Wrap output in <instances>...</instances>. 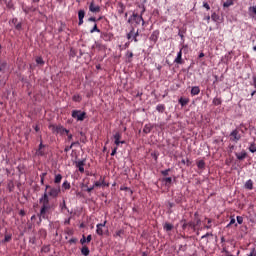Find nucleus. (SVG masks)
<instances>
[{"label": "nucleus", "mask_w": 256, "mask_h": 256, "mask_svg": "<svg viewBox=\"0 0 256 256\" xmlns=\"http://www.w3.org/2000/svg\"><path fill=\"white\" fill-rule=\"evenodd\" d=\"M61 193L60 186L46 185L43 195L39 198V204L41 205L40 212L37 214L39 221L47 220L48 215L55 209V205L50 202L51 199L58 198Z\"/></svg>", "instance_id": "1"}, {"label": "nucleus", "mask_w": 256, "mask_h": 256, "mask_svg": "<svg viewBox=\"0 0 256 256\" xmlns=\"http://www.w3.org/2000/svg\"><path fill=\"white\" fill-rule=\"evenodd\" d=\"M49 130L52 131L53 134L55 135H61L63 136L64 134L68 135L69 134V130L64 128L63 126L61 125H53V124H50L49 125Z\"/></svg>", "instance_id": "2"}, {"label": "nucleus", "mask_w": 256, "mask_h": 256, "mask_svg": "<svg viewBox=\"0 0 256 256\" xmlns=\"http://www.w3.org/2000/svg\"><path fill=\"white\" fill-rule=\"evenodd\" d=\"M86 112H82L81 110H73L72 118L77 120V122H83L86 118Z\"/></svg>", "instance_id": "3"}, {"label": "nucleus", "mask_w": 256, "mask_h": 256, "mask_svg": "<svg viewBox=\"0 0 256 256\" xmlns=\"http://www.w3.org/2000/svg\"><path fill=\"white\" fill-rule=\"evenodd\" d=\"M241 140V135L237 129L233 130L230 134V141L238 143Z\"/></svg>", "instance_id": "4"}, {"label": "nucleus", "mask_w": 256, "mask_h": 256, "mask_svg": "<svg viewBox=\"0 0 256 256\" xmlns=\"http://www.w3.org/2000/svg\"><path fill=\"white\" fill-rule=\"evenodd\" d=\"M113 137H114V139H115V145H116L117 148L119 147L120 144H121V145H124V144H125V141H124V140H123V141H120V139H121V137H122V135H121L120 132H117Z\"/></svg>", "instance_id": "5"}, {"label": "nucleus", "mask_w": 256, "mask_h": 256, "mask_svg": "<svg viewBox=\"0 0 256 256\" xmlns=\"http://www.w3.org/2000/svg\"><path fill=\"white\" fill-rule=\"evenodd\" d=\"M132 18H133V20L135 21V23H136L137 25H139L140 23H142V25L144 26L145 21H144V19H143L142 16H140V15L134 13V14L132 15Z\"/></svg>", "instance_id": "6"}, {"label": "nucleus", "mask_w": 256, "mask_h": 256, "mask_svg": "<svg viewBox=\"0 0 256 256\" xmlns=\"http://www.w3.org/2000/svg\"><path fill=\"white\" fill-rule=\"evenodd\" d=\"M201 220L198 218L196 222L190 221L188 222L189 228H191L194 232H196V229L198 226H200Z\"/></svg>", "instance_id": "7"}, {"label": "nucleus", "mask_w": 256, "mask_h": 256, "mask_svg": "<svg viewBox=\"0 0 256 256\" xmlns=\"http://www.w3.org/2000/svg\"><path fill=\"white\" fill-rule=\"evenodd\" d=\"M89 10L93 13H98L100 12L101 8L99 5H95L94 1H92L89 5Z\"/></svg>", "instance_id": "8"}, {"label": "nucleus", "mask_w": 256, "mask_h": 256, "mask_svg": "<svg viewBox=\"0 0 256 256\" xmlns=\"http://www.w3.org/2000/svg\"><path fill=\"white\" fill-rule=\"evenodd\" d=\"M159 34H160L159 30L153 31V33L150 36V41H153V43H157Z\"/></svg>", "instance_id": "9"}, {"label": "nucleus", "mask_w": 256, "mask_h": 256, "mask_svg": "<svg viewBox=\"0 0 256 256\" xmlns=\"http://www.w3.org/2000/svg\"><path fill=\"white\" fill-rule=\"evenodd\" d=\"M182 49L177 54L176 59L174 60V63H177V65H183L184 61L182 60Z\"/></svg>", "instance_id": "10"}, {"label": "nucleus", "mask_w": 256, "mask_h": 256, "mask_svg": "<svg viewBox=\"0 0 256 256\" xmlns=\"http://www.w3.org/2000/svg\"><path fill=\"white\" fill-rule=\"evenodd\" d=\"M85 160H80L76 162V167L79 169L80 173H84Z\"/></svg>", "instance_id": "11"}, {"label": "nucleus", "mask_w": 256, "mask_h": 256, "mask_svg": "<svg viewBox=\"0 0 256 256\" xmlns=\"http://www.w3.org/2000/svg\"><path fill=\"white\" fill-rule=\"evenodd\" d=\"M105 225H106V221H104V223H99V224H97V230H96L97 235L103 236V230H102V228L105 227Z\"/></svg>", "instance_id": "12"}, {"label": "nucleus", "mask_w": 256, "mask_h": 256, "mask_svg": "<svg viewBox=\"0 0 256 256\" xmlns=\"http://www.w3.org/2000/svg\"><path fill=\"white\" fill-rule=\"evenodd\" d=\"M84 16H85V11L84 10H79L78 12V18H79V22L78 25L81 26L84 23Z\"/></svg>", "instance_id": "13"}, {"label": "nucleus", "mask_w": 256, "mask_h": 256, "mask_svg": "<svg viewBox=\"0 0 256 256\" xmlns=\"http://www.w3.org/2000/svg\"><path fill=\"white\" fill-rule=\"evenodd\" d=\"M153 128H154V126L152 125V124H146L145 126H144V129H143V133L144 134H146V135H148V134H150L151 133V131L153 130Z\"/></svg>", "instance_id": "14"}, {"label": "nucleus", "mask_w": 256, "mask_h": 256, "mask_svg": "<svg viewBox=\"0 0 256 256\" xmlns=\"http://www.w3.org/2000/svg\"><path fill=\"white\" fill-rule=\"evenodd\" d=\"M125 10H126V6L122 2H119L117 7L118 14L122 15L125 12Z\"/></svg>", "instance_id": "15"}, {"label": "nucleus", "mask_w": 256, "mask_h": 256, "mask_svg": "<svg viewBox=\"0 0 256 256\" xmlns=\"http://www.w3.org/2000/svg\"><path fill=\"white\" fill-rule=\"evenodd\" d=\"M236 158L239 161H243L247 158V152L246 151H242L241 153H236Z\"/></svg>", "instance_id": "16"}, {"label": "nucleus", "mask_w": 256, "mask_h": 256, "mask_svg": "<svg viewBox=\"0 0 256 256\" xmlns=\"http://www.w3.org/2000/svg\"><path fill=\"white\" fill-rule=\"evenodd\" d=\"M199 93H200V87H199V86H194V87H192V89H191V95H192L193 97H195L196 95H199Z\"/></svg>", "instance_id": "17"}, {"label": "nucleus", "mask_w": 256, "mask_h": 256, "mask_svg": "<svg viewBox=\"0 0 256 256\" xmlns=\"http://www.w3.org/2000/svg\"><path fill=\"white\" fill-rule=\"evenodd\" d=\"M101 39L104 41H111L112 35L110 33H101Z\"/></svg>", "instance_id": "18"}, {"label": "nucleus", "mask_w": 256, "mask_h": 256, "mask_svg": "<svg viewBox=\"0 0 256 256\" xmlns=\"http://www.w3.org/2000/svg\"><path fill=\"white\" fill-rule=\"evenodd\" d=\"M253 185H254V183H253L252 179H249L245 183V189L252 191L253 190Z\"/></svg>", "instance_id": "19"}, {"label": "nucleus", "mask_w": 256, "mask_h": 256, "mask_svg": "<svg viewBox=\"0 0 256 256\" xmlns=\"http://www.w3.org/2000/svg\"><path fill=\"white\" fill-rule=\"evenodd\" d=\"M81 254L83 256H89L90 250H89V248L86 245L81 248Z\"/></svg>", "instance_id": "20"}, {"label": "nucleus", "mask_w": 256, "mask_h": 256, "mask_svg": "<svg viewBox=\"0 0 256 256\" xmlns=\"http://www.w3.org/2000/svg\"><path fill=\"white\" fill-rule=\"evenodd\" d=\"M179 103H180V105H181L182 107H185V106L188 105L189 99H188V98H183V97H181V98L179 99Z\"/></svg>", "instance_id": "21"}, {"label": "nucleus", "mask_w": 256, "mask_h": 256, "mask_svg": "<svg viewBox=\"0 0 256 256\" xmlns=\"http://www.w3.org/2000/svg\"><path fill=\"white\" fill-rule=\"evenodd\" d=\"M165 109H166V106L164 104H158L157 108H156L157 112H159L161 114H163L165 112Z\"/></svg>", "instance_id": "22"}, {"label": "nucleus", "mask_w": 256, "mask_h": 256, "mask_svg": "<svg viewBox=\"0 0 256 256\" xmlns=\"http://www.w3.org/2000/svg\"><path fill=\"white\" fill-rule=\"evenodd\" d=\"M62 175L61 174H56L55 175V178H54V183L56 184V185H59L60 183H61V181H62Z\"/></svg>", "instance_id": "23"}, {"label": "nucleus", "mask_w": 256, "mask_h": 256, "mask_svg": "<svg viewBox=\"0 0 256 256\" xmlns=\"http://www.w3.org/2000/svg\"><path fill=\"white\" fill-rule=\"evenodd\" d=\"M173 228H174V226H173V224H171V223L166 222L165 225H164V230H165L166 232L172 231Z\"/></svg>", "instance_id": "24"}, {"label": "nucleus", "mask_w": 256, "mask_h": 256, "mask_svg": "<svg viewBox=\"0 0 256 256\" xmlns=\"http://www.w3.org/2000/svg\"><path fill=\"white\" fill-rule=\"evenodd\" d=\"M70 188H71L70 183L67 180H65L64 183L62 184V189L64 191H67V190H70Z\"/></svg>", "instance_id": "25"}, {"label": "nucleus", "mask_w": 256, "mask_h": 256, "mask_svg": "<svg viewBox=\"0 0 256 256\" xmlns=\"http://www.w3.org/2000/svg\"><path fill=\"white\" fill-rule=\"evenodd\" d=\"M35 61H36L37 65H40L41 67L43 65H45V62L41 56L36 57Z\"/></svg>", "instance_id": "26"}, {"label": "nucleus", "mask_w": 256, "mask_h": 256, "mask_svg": "<svg viewBox=\"0 0 256 256\" xmlns=\"http://www.w3.org/2000/svg\"><path fill=\"white\" fill-rule=\"evenodd\" d=\"M234 5V0H226L223 4L224 8H228L230 6Z\"/></svg>", "instance_id": "27"}, {"label": "nucleus", "mask_w": 256, "mask_h": 256, "mask_svg": "<svg viewBox=\"0 0 256 256\" xmlns=\"http://www.w3.org/2000/svg\"><path fill=\"white\" fill-rule=\"evenodd\" d=\"M72 101H75V103H80V101H82V97L79 94H75L72 97Z\"/></svg>", "instance_id": "28"}, {"label": "nucleus", "mask_w": 256, "mask_h": 256, "mask_svg": "<svg viewBox=\"0 0 256 256\" xmlns=\"http://www.w3.org/2000/svg\"><path fill=\"white\" fill-rule=\"evenodd\" d=\"M120 190H121V191H125V192L130 193V196H132V195H133V191H132V189H131V188H129V187L121 186Z\"/></svg>", "instance_id": "29"}, {"label": "nucleus", "mask_w": 256, "mask_h": 256, "mask_svg": "<svg viewBox=\"0 0 256 256\" xmlns=\"http://www.w3.org/2000/svg\"><path fill=\"white\" fill-rule=\"evenodd\" d=\"M163 182H165L166 186H170L172 184V178L171 177H165V178H163Z\"/></svg>", "instance_id": "30"}, {"label": "nucleus", "mask_w": 256, "mask_h": 256, "mask_svg": "<svg viewBox=\"0 0 256 256\" xmlns=\"http://www.w3.org/2000/svg\"><path fill=\"white\" fill-rule=\"evenodd\" d=\"M12 240V236L10 234L5 235L4 240H2V243H8Z\"/></svg>", "instance_id": "31"}, {"label": "nucleus", "mask_w": 256, "mask_h": 256, "mask_svg": "<svg viewBox=\"0 0 256 256\" xmlns=\"http://www.w3.org/2000/svg\"><path fill=\"white\" fill-rule=\"evenodd\" d=\"M235 225V227L238 226V224L236 223V219L234 218V216H231V221L230 223L227 225V228H229L230 226Z\"/></svg>", "instance_id": "32"}, {"label": "nucleus", "mask_w": 256, "mask_h": 256, "mask_svg": "<svg viewBox=\"0 0 256 256\" xmlns=\"http://www.w3.org/2000/svg\"><path fill=\"white\" fill-rule=\"evenodd\" d=\"M197 167L199 168V169H204L205 168V161L204 160H200V161H198L197 162Z\"/></svg>", "instance_id": "33"}, {"label": "nucleus", "mask_w": 256, "mask_h": 256, "mask_svg": "<svg viewBox=\"0 0 256 256\" xmlns=\"http://www.w3.org/2000/svg\"><path fill=\"white\" fill-rule=\"evenodd\" d=\"M41 252L43 253H49L50 252V246L49 245H44L41 249Z\"/></svg>", "instance_id": "34"}, {"label": "nucleus", "mask_w": 256, "mask_h": 256, "mask_svg": "<svg viewBox=\"0 0 256 256\" xmlns=\"http://www.w3.org/2000/svg\"><path fill=\"white\" fill-rule=\"evenodd\" d=\"M211 18H212L213 21L217 22L220 19V16L216 12H214L211 15Z\"/></svg>", "instance_id": "35"}, {"label": "nucleus", "mask_w": 256, "mask_h": 256, "mask_svg": "<svg viewBox=\"0 0 256 256\" xmlns=\"http://www.w3.org/2000/svg\"><path fill=\"white\" fill-rule=\"evenodd\" d=\"M213 103H214L215 106H220L221 103H222V100L220 98H215L213 100Z\"/></svg>", "instance_id": "36"}, {"label": "nucleus", "mask_w": 256, "mask_h": 256, "mask_svg": "<svg viewBox=\"0 0 256 256\" xmlns=\"http://www.w3.org/2000/svg\"><path fill=\"white\" fill-rule=\"evenodd\" d=\"M171 171V169H166V170H162L161 171V175L164 176V177H167L169 176V172Z\"/></svg>", "instance_id": "37"}, {"label": "nucleus", "mask_w": 256, "mask_h": 256, "mask_svg": "<svg viewBox=\"0 0 256 256\" xmlns=\"http://www.w3.org/2000/svg\"><path fill=\"white\" fill-rule=\"evenodd\" d=\"M249 12L251 15H256V6L249 7Z\"/></svg>", "instance_id": "38"}, {"label": "nucleus", "mask_w": 256, "mask_h": 256, "mask_svg": "<svg viewBox=\"0 0 256 256\" xmlns=\"http://www.w3.org/2000/svg\"><path fill=\"white\" fill-rule=\"evenodd\" d=\"M94 32H98V33H100L101 31H100V29H98V27H97V24L95 23L94 24V27L90 30V33H94Z\"/></svg>", "instance_id": "39"}, {"label": "nucleus", "mask_w": 256, "mask_h": 256, "mask_svg": "<svg viewBox=\"0 0 256 256\" xmlns=\"http://www.w3.org/2000/svg\"><path fill=\"white\" fill-rule=\"evenodd\" d=\"M249 150H250L251 153H256V144L252 143Z\"/></svg>", "instance_id": "40"}, {"label": "nucleus", "mask_w": 256, "mask_h": 256, "mask_svg": "<svg viewBox=\"0 0 256 256\" xmlns=\"http://www.w3.org/2000/svg\"><path fill=\"white\" fill-rule=\"evenodd\" d=\"M127 57H128V63H131L132 57H134V54L132 52H127Z\"/></svg>", "instance_id": "41"}, {"label": "nucleus", "mask_w": 256, "mask_h": 256, "mask_svg": "<svg viewBox=\"0 0 256 256\" xmlns=\"http://www.w3.org/2000/svg\"><path fill=\"white\" fill-rule=\"evenodd\" d=\"M137 36H139V30H137V32L134 31V34H133V41H135V43H138Z\"/></svg>", "instance_id": "42"}, {"label": "nucleus", "mask_w": 256, "mask_h": 256, "mask_svg": "<svg viewBox=\"0 0 256 256\" xmlns=\"http://www.w3.org/2000/svg\"><path fill=\"white\" fill-rule=\"evenodd\" d=\"M60 209H61L62 211L67 210V206H66L65 200H63V202L60 203Z\"/></svg>", "instance_id": "43"}, {"label": "nucleus", "mask_w": 256, "mask_h": 256, "mask_svg": "<svg viewBox=\"0 0 256 256\" xmlns=\"http://www.w3.org/2000/svg\"><path fill=\"white\" fill-rule=\"evenodd\" d=\"M207 221H208V224L207 225H205V229H211V227H212V219H207Z\"/></svg>", "instance_id": "44"}, {"label": "nucleus", "mask_w": 256, "mask_h": 256, "mask_svg": "<svg viewBox=\"0 0 256 256\" xmlns=\"http://www.w3.org/2000/svg\"><path fill=\"white\" fill-rule=\"evenodd\" d=\"M123 234H124V230L120 229V230L116 231L114 237H121V235H123Z\"/></svg>", "instance_id": "45"}, {"label": "nucleus", "mask_w": 256, "mask_h": 256, "mask_svg": "<svg viewBox=\"0 0 256 256\" xmlns=\"http://www.w3.org/2000/svg\"><path fill=\"white\" fill-rule=\"evenodd\" d=\"M134 31H135V29H134V27L131 29V31L127 34V39H132V36H133V34H134Z\"/></svg>", "instance_id": "46"}, {"label": "nucleus", "mask_w": 256, "mask_h": 256, "mask_svg": "<svg viewBox=\"0 0 256 256\" xmlns=\"http://www.w3.org/2000/svg\"><path fill=\"white\" fill-rule=\"evenodd\" d=\"M182 223H184V224L182 225V229L185 231V230L187 229V227H189V224L186 222L185 219L182 220Z\"/></svg>", "instance_id": "47"}, {"label": "nucleus", "mask_w": 256, "mask_h": 256, "mask_svg": "<svg viewBox=\"0 0 256 256\" xmlns=\"http://www.w3.org/2000/svg\"><path fill=\"white\" fill-rule=\"evenodd\" d=\"M101 181V187H109V183H106L102 177L100 178Z\"/></svg>", "instance_id": "48"}, {"label": "nucleus", "mask_w": 256, "mask_h": 256, "mask_svg": "<svg viewBox=\"0 0 256 256\" xmlns=\"http://www.w3.org/2000/svg\"><path fill=\"white\" fill-rule=\"evenodd\" d=\"M47 175V173H42L41 175H40V183H41V185H43L44 184V178H45V176Z\"/></svg>", "instance_id": "49"}, {"label": "nucleus", "mask_w": 256, "mask_h": 256, "mask_svg": "<svg viewBox=\"0 0 256 256\" xmlns=\"http://www.w3.org/2000/svg\"><path fill=\"white\" fill-rule=\"evenodd\" d=\"M94 188H98V187H102V181H96L94 184H93Z\"/></svg>", "instance_id": "50"}, {"label": "nucleus", "mask_w": 256, "mask_h": 256, "mask_svg": "<svg viewBox=\"0 0 256 256\" xmlns=\"http://www.w3.org/2000/svg\"><path fill=\"white\" fill-rule=\"evenodd\" d=\"M243 221H244V219H243L242 216H237V222H238L239 225H242Z\"/></svg>", "instance_id": "51"}, {"label": "nucleus", "mask_w": 256, "mask_h": 256, "mask_svg": "<svg viewBox=\"0 0 256 256\" xmlns=\"http://www.w3.org/2000/svg\"><path fill=\"white\" fill-rule=\"evenodd\" d=\"M80 243H81L82 245H84L85 243H87V239H86L85 235L82 236V238H81V240H80Z\"/></svg>", "instance_id": "52"}, {"label": "nucleus", "mask_w": 256, "mask_h": 256, "mask_svg": "<svg viewBox=\"0 0 256 256\" xmlns=\"http://www.w3.org/2000/svg\"><path fill=\"white\" fill-rule=\"evenodd\" d=\"M118 147H114V149L111 152V156L114 157L117 153Z\"/></svg>", "instance_id": "53"}, {"label": "nucleus", "mask_w": 256, "mask_h": 256, "mask_svg": "<svg viewBox=\"0 0 256 256\" xmlns=\"http://www.w3.org/2000/svg\"><path fill=\"white\" fill-rule=\"evenodd\" d=\"M77 241H78L77 238H71V239L69 240V243H70V244H76Z\"/></svg>", "instance_id": "54"}, {"label": "nucleus", "mask_w": 256, "mask_h": 256, "mask_svg": "<svg viewBox=\"0 0 256 256\" xmlns=\"http://www.w3.org/2000/svg\"><path fill=\"white\" fill-rule=\"evenodd\" d=\"M6 65H7V64H6L5 62L2 63V64H0V73H1V71H4Z\"/></svg>", "instance_id": "55"}, {"label": "nucleus", "mask_w": 256, "mask_h": 256, "mask_svg": "<svg viewBox=\"0 0 256 256\" xmlns=\"http://www.w3.org/2000/svg\"><path fill=\"white\" fill-rule=\"evenodd\" d=\"M72 148H73L72 145L66 146L65 149H64V152L68 153Z\"/></svg>", "instance_id": "56"}, {"label": "nucleus", "mask_w": 256, "mask_h": 256, "mask_svg": "<svg viewBox=\"0 0 256 256\" xmlns=\"http://www.w3.org/2000/svg\"><path fill=\"white\" fill-rule=\"evenodd\" d=\"M95 189L94 185L86 189L87 193H91Z\"/></svg>", "instance_id": "57"}, {"label": "nucleus", "mask_w": 256, "mask_h": 256, "mask_svg": "<svg viewBox=\"0 0 256 256\" xmlns=\"http://www.w3.org/2000/svg\"><path fill=\"white\" fill-rule=\"evenodd\" d=\"M37 155L42 157V156H44V152L41 149H38Z\"/></svg>", "instance_id": "58"}, {"label": "nucleus", "mask_w": 256, "mask_h": 256, "mask_svg": "<svg viewBox=\"0 0 256 256\" xmlns=\"http://www.w3.org/2000/svg\"><path fill=\"white\" fill-rule=\"evenodd\" d=\"M203 7L206 8L207 10H210V5L207 2L203 3Z\"/></svg>", "instance_id": "59"}, {"label": "nucleus", "mask_w": 256, "mask_h": 256, "mask_svg": "<svg viewBox=\"0 0 256 256\" xmlns=\"http://www.w3.org/2000/svg\"><path fill=\"white\" fill-rule=\"evenodd\" d=\"M91 240H92V236H91V234H90V235H88V236H87V238H86V242H87V243H90V242H91Z\"/></svg>", "instance_id": "60"}, {"label": "nucleus", "mask_w": 256, "mask_h": 256, "mask_svg": "<svg viewBox=\"0 0 256 256\" xmlns=\"http://www.w3.org/2000/svg\"><path fill=\"white\" fill-rule=\"evenodd\" d=\"M15 28H16L17 30H20V29L22 28V24H21V23H18V24L15 26Z\"/></svg>", "instance_id": "61"}, {"label": "nucleus", "mask_w": 256, "mask_h": 256, "mask_svg": "<svg viewBox=\"0 0 256 256\" xmlns=\"http://www.w3.org/2000/svg\"><path fill=\"white\" fill-rule=\"evenodd\" d=\"M88 21H90V22H96L97 20H96L95 17H90V18L88 19Z\"/></svg>", "instance_id": "62"}, {"label": "nucleus", "mask_w": 256, "mask_h": 256, "mask_svg": "<svg viewBox=\"0 0 256 256\" xmlns=\"http://www.w3.org/2000/svg\"><path fill=\"white\" fill-rule=\"evenodd\" d=\"M247 256H256V252L251 251V253H249Z\"/></svg>", "instance_id": "63"}, {"label": "nucleus", "mask_w": 256, "mask_h": 256, "mask_svg": "<svg viewBox=\"0 0 256 256\" xmlns=\"http://www.w3.org/2000/svg\"><path fill=\"white\" fill-rule=\"evenodd\" d=\"M254 87L256 89V76H253Z\"/></svg>", "instance_id": "64"}]
</instances>
